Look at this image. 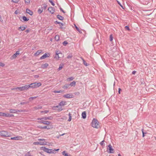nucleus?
<instances>
[{
  "label": "nucleus",
  "instance_id": "20e7f679",
  "mask_svg": "<svg viewBox=\"0 0 156 156\" xmlns=\"http://www.w3.org/2000/svg\"><path fill=\"white\" fill-rule=\"evenodd\" d=\"M91 125L92 127L98 129L99 127V122L95 119H93L91 123Z\"/></svg>",
  "mask_w": 156,
  "mask_h": 156
},
{
  "label": "nucleus",
  "instance_id": "b1692460",
  "mask_svg": "<svg viewBox=\"0 0 156 156\" xmlns=\"http://www.w3.org/2000/svg\"><path fill=\"white\" fill-rule=\"evenodd\" d=\"M64 64H61L59 65V68H58V71L60 70H61L62 68H63L64 66Z\"/></svg>",
  "mask_w": 156,
  "mask_h": 156
},
{
  "label": "nucleus",
  "instance_id": "2eb2a0df",
  "mask_svg": "<svg viewBox=\"0 0 156 156\" xmlns=\"http://www.w3.org/2000/svg\"><path fill=\"white\" fill-rule=\"evenodd\" d=\"M46 152L49 154H55L54 150L52 149H49L48 148L47 149Z\"/></svg>",
  "mask_w": 156,
  "mask_h": 156
},
{
  "label": "nucleus",
  "instance_id": "4d7b16f0",
  "mask_svg": "<svg viewBox=\"0 0 156 156\" xmlns=\"http://www.w3.org/2000/svg\"><path fill=\"white\" fill-rule=\"evenodd\" d=\"M0 21L2 22L3 21V20L2 19V17L0 15Z\"/></svg>",
  "mask_w": 156,
  "mask_h": 156
},
{
  "label": "nucleus",
  "instance_id": "c9c22d12",
  "mask_svg": "<svg viewBox=\"0 0 156 156\" xmlns=\"http://www.w3.org/2000/svg\"><path fill=\"white\" fill-rule=\"evenodd\" d=\"M19 2V0H12L11 2L15 3H17Z\"/></svg>",
  "mask_w": 156,
  "mask_h": 156
},
{
  "label": "nucleus",
  "instance_id": "7c9ffc66",
  "mask_svg": "<svg viewBox=\"0 0 156 156\" xmlns=\"http://www.w3.org/2000/svg\"><path fill=\"white\" fill-rule=\"evenodd\" d=\"M23 19L25 21H27L29 20V19L27 18L25 16H23Z\"/></svg>",
  "mask_w": 156,
  "mask_h": 156
},
{
  "label": "nucleus",
  "instance_id": "7ed1b4c3",
  "mask_svg": "<svg viewBox=\"0 0 156 156\" xmlns=\"http://www.w3.org/2000/svg\"><path fill=\"white\" fill-rule=\"evenodd\" d=\"M39 141H41V142H36L33 143V144L34 145H48V142H45V139H40L38 140Z\"/></svg>",
  "mask_w": 156,
  "mask_h": 156
},
{
  "label": "nucleus",
  "instance_id": "72a5a7b5",
  "mask_svg": "<svg viewBox=\"0 0 156 156\" xmlns=\"http://www.w3.org/2000/svg\"><path fill=\"white\" fill-rule=\"evenodd\" d=\"M69 118L68 119V121L69 122H70L71 120V119H72L71 114L70 113H69Z\"/></svg>",
  "mask_w": 156,
  "mask_h": 156
},
{
  "label": "nucleus",
  "instance_id": "39448f33",
  "mask_svg": "<svg viewBox=\"0 0 156 156\" xmlns=\"http://www.w3.org/2000/svg\"><path fill=\"white\" fill-rule=\"evenodd\" d=\"M41 85V83L40 82L37 83L35 82L30 83L29 86V88H36L38 87Z\"/></svg>",
  "mask_w": 156,
  "mask_h": 156
},
{
  "label": "nucleus",
  "instance_id": "864d4df0",
  "mask_svg": "<svg viewBox=\"0 0 156 156\" xmlns=\"http://www.w3.org/2000/svg\"><path fill=\"white\" fill-rule=\"evenodd\" d=\"M142 133H143V137H144V133L143 131V129H142Z\"/></svg>",
  "mask_w": 156,
  "mask_h": 156
},
{
  "label": "nucleus",
  "instance_id": "c756f323",
  "mask_svg": "<svg viewBox=\"0 0 156 156\" xmlns=\"http://www.w3.org/2000/svg\"><path fill=\"white\" fill-rule=\"evenodd\" d=\"M43 11V9L41 8H39L37 11L38 13L39 14L41 13Z\"/></svg>",
  "mask_w": 156,
  "mask_h": 156
},
{
  "label": "nucleus",
  "instance_id": "4be33fe9",
  "mask_svg": "<svg viewBox=\"0 0 156 156\" xmlns=\"http://www.w3.org/2000/svg\"><path fill=\"white\" fill-rule=\"evenodd\" d=\"M66 105V102L65 101H62L59 104L60 106H63Z\"/></svg>",
  "mask_w": 156,
  "mask_h": 156
},
{
  "label": "nucleus",
  "instance_id": "f257e3e1",
  "mask_svg": "<svg viewBox=\"0 0 156 156\" xmlns=\"http://www.w3.org/2000/svg\"><path fill=\"white\" fill-rule=\"evenodd\" d=\"M48 119H51L48 117H43L41 118H38L37 119L38 120L37 122L39 123H42L47 125L46 126H40L39 128L41 129H50L53 128V125L51 124V122L49 121H45Z\"/></svg>",
  "mask_w": 156,
  "mask_h": 156
},
{
  "label": "nucleus",
  "instance_id": "79ce46f5",
  "mask_svg": "<svg viewBox=\"0 0 156 156\" xmlns=\"http://www.w3.org/2000/svg\"><path fill=\"white\" fill-rule=\"evenodd\" d=\"M113 37H112V34L110 35V41H112L113 40Z\"/></svg>",
  "mask_w": 156,
  "mask_h": 156
},
{
  "label": "nucleus",
  "instance_id": "e2e57ef3",
  "mask_svg": "<svg viewBox=\"0 0 156 156\" xmlns=\"http://www.w3.org/2000/svg\"><path fill=\"white\" fill-rule=\"evenodd\" d=\"M17 89H16V88H12V90H17Z\"/></svg>",
  "mask_w": 156,
  "mask_h": 156
},
{
  "label": "nucleus",
  "instance_id": "13d9d810",
  "mask_svg": "<svg viewBox=\"0 0 156 156\" xmlns=\"http://www.w3.org/2000/svg\"><path fill=\"white\" fill-rule=\"evenodd\" d=\"M34 77L35 78H38L39 77V76L38 75H35L34 76Z\"/></svg>",
  "mask_w": 156,
  "mask_h": 156
},
{
  "label": "nucleus",
  "instance_id": "f704fd0d",
  "mask_svg": "<svg viewBox=\"0 0 156 156\" xmlns=\"http://www.w3.org/2000/svg\"><path fill=\"white\" fill-rule=\"evenodd\" d=\"M55 39L56 41H58L59 40V36L58 35H56L55 37Z\"/></svg>",
  "mask_w": 156,
  "mask_h": 156
},
{
  "label": "nucleus",
  "instance_id": "f3484780",
  "mask_svg": "<svg viewBox=\"0 0 156 156\" xmlns=\"http://www.w3.org/2000/svg\"><path fill=\"white\" fill-rule=\"evenodd\" d=\"M26 12L30 16H32L33 14V12L28 9H26Z\"/></svg>",
  "mask_w": 156,
  "mask_h": 156
},
{
  "label": "nucleus",
  "instance_id": "a211bd4d",
  "mask_svg": "<svg viewBox=\"0 0 156 156\" xmlns=\"http://www.w3.org/2000/svg\"><path fill=\"white\" fill-rule=\"evenodd\" d=\"M48 66V63H46L43 64L41 66V68L43 69L46 68Z\"/></svg>",
  "mask_w": 156,
  "mask_h": 156
},
{
  "label": "nucleus",
  "instance_id": "f03ea898",
  "mask_svg": "<svg viewBox=\"0 0 156 156\" xmlns=\"http://www.w3.org/2000/svg\"><path fill=\"white\" fill-rule=\"evenodd\" d=\"M63 55L61 51L58 50H56L54 58L56 60H58L60 58L63 57Z\"/></svg>",
  "mask_w": 156,
  "mask_h": 156
},
{
  "label": "nucleus",
  "instance_id": "2f4dec72",
  "mask_svg": "<svg viewBox=\"0 0 156 156\" xmlns=\"http://www.w3.org/2000/svg\"><path fill=\"white\" fill-rule=\"evenodd\" d=\"M62 154L65 156H71L70 155H68V153H67L65 151H63L62 152Z\"/></svg>",
  "mask_w": 156,
  "mask_h": 156
},
{
  "label": "nucleus",
  "instance_id": "09e8293b",
  "mask_svg": "<svg viewBox=\"0 0 156 156\" xmlns=\"http://www.w3.org/2000/svg\"><path fill=\"white\" fill-rule=\"evenodd\" d=\"M19 13V12L18 10H16L15 12V13L16 14H17Z\"/></svg>",
  "mask_w": 156,
  "mask_h": 156
},
{
  "label": "nucleus",
  "instance_id": "423d86ee",
  "mask_svg": "<svg viewBox=\"0 0 156 156\" xmlns=\"http://www.w3.org/2000/svg\"><path fill=\"white\" fill-rule=\"evenodd\" d=\"M0 135L2 137H9L10 136L8 132L5 130L0 131Z\"/></svg>",
  "mask_w": 156,
  "mask_h": 156
},
{
  "label": "nucleus",
  "instance_id": "f8f14e48",
  "mask_svg": "<svg viewBox=\"0 0 156 156\" xmlns=\"http://www.w3.org/2000/svg\"><path fill=\"white\" fill-rule=\"evenodd\" d=\"M63 97L67 98H72L73 97V95L72 94H67L64 95Z\"/></svg>",
  "mask_w": 156,
  "mask_h": 156
},
{
  "label": "nucleus",
  "instance_id": "cd10ccee",
  "mask_svg": "<svg viewBox=\"0 0 156 156\" xmlns=\"http://www.w3.org/2000/svg\"><path fill=\"white\" fill-rule=\"evenodd\" d=\"M57 17L58 19L61 20H62L64 19V17L60 15H58Z\"/></svg>",
  "mask_w": 156,
  "mask_h": 156
},
{
  "label": "nucleus",
  "instance_id": "bf43d9fd",
  "mask_svg": "<svg viewBox=\"0 0 156 156\" xmlns=\"http://www.w3.org/2000/svg\"><path fill=\"white\" fill-rule=\"evenodd\" d=\"M60 10L62 11L63 13H65L64 11L61 8L60 9Z\"/></svg>",
  "mask_w": 156,
  "mask_h": 156
},
{
  "label": "nucleus",
  "instance_id": "58836bf2",
  "mask_svg": "<svg viewBox=\"0 0 156 156\" xmlns=\"http://www.w3.org/2000/svg\"><path fill=\"white\" fill-rule=\"evenodd\" d=\"M54 93H62V91L61 90H59V91H57V90H54L53 91Z\"/></svg>",
  "mask_w": 156,
  "mask_h": 156
},
{
  "label": "nucleus",
  "instance_id": "6ab92c4d",
  "mask_svg": "<svg viewBox=\"0 0 156 156\" xmlns=\"http://www.w3.org/2000/svg\"><path fill=\"white\" fill-rule=\"evenodd\" d=\"M9 112L10 113H17L18 112H20L19 110H16L14 109H11L9 110Z\"/></svg>",
  "mask_w": 156,
  "mask_h": 156
},
{
  "label": "nucleus",
  "instance_id": "4468645a",
  "mask_svg": "<svg viewBox=\"0 0 156 156\" xmlns=\"http://www.w3.org/2000/svg\"><path fill=\"white\" fill-rule=\"evenodd\" d=\"M48 10L51 14H53L55 12V9L52 7H49L48 9Z\"/></svg>",
  "mask_w": 156,
  "mask_h": 156
},
{
  "label": "nucleus",
  "instance_id": "8fccbe9b",
  "mask_svg": "<svg viewBox=\"0 0 156 156\" xmlns=\"http://www.w3.org/2000/svg\"><path fill=\"white\" fill-rule=\"evenodd\" d=\"M125 28L127 30H130V29L129 28V27L127 26H126L125 27Z\"/></svg>",
  "mask_w": 156,
  "mask_h": 156
},
{
  "label": "nucleus",
  "instance_id": "393cba45",
  "mask_svg": "<svg viewBox=\"0 0 156 156\" xmlns=\"http://www.w3.org/2000/svg\"><path fill=\"white\" fill-rule=\"evenodd\" d=\"M47 148H46L45 147H42L40 148V149L41 150H43L45 152H46Z\"/></svg>",
  "mask_w": 156,
  "mask_h": 156
},
{
  "label": "nucleus",
  "instance_id": "e433bc0d",
  "mask_svg": "<svg viewBox=\"0 0 156 156\" xmlns=\"http://www.w3.org/2000/svg\"><path fill=\"white\" fill-rule=\"evenodd\" d=\"M25 156H31V154L30 151L27 152L25 155Z\"/></svg>",
  "mask_w": 156,
  "mask_h": 156
},
{
  "label": "nucleus",
  "instance_id": "c85d7f7f",
  "mask_svg": "<svg viewBox=\"0 0 156 156\" xmlns=\"http://www.w3.org/2000/svg\"><path fill=\"white\" fill-rule=\"evenodd\" d=\"M74 79V78L73 77H69L66 79V80L67 81H70L73 80Z\"/></svg>",
  "mask_w": 156,
  "mask_h": 156
},
{
  "label": "nucleus",
  "instance_id": "ea45409f",
  "mask_svg": "<svg viewBox=\"0 0 156 156\" xmlns=\"http://www.w3.org/2000/svg\"><path fill=\"white\" fill-rule=\"evenodd\" d=\"M5 65L4 63L2 62H0V67H4L5 66Z\"/></svg>",
  "mask_w": 156,
  "mask_h": 156
},
{
  "label": "nucleus",
  "instance_id": "dca6fc26",
  "mask_svg": "<svg viewBox=\"0 0 156 156\" xmlns=\"http://www.w3.org/2000/svg\"><path fill=\"white\" fill-rule=\"evenodd\" d=\"M27 26H20L18 28V30L23 31L25 30L27 28Z\"/></svg>",
  "mask_w": 156,
  "mask_h": 156
},
{
  "label": "nucleus",
  "instance_id": "412c9836",
  "mask_svg": "<svg viewBox=\"0 0 156 156\" xmlns=\"http://www.w3.org/2000/svg\"><path fill=\"white\" fill-rule=\"evenodd\" d=\"M41 52L42 50H38L34 54V55L36 56H37L41 53Z\"/></svg>",
  "mask_w": 156,
  "mask_h": 156
},
{
  "label": "nucleus",
  "instance_id": "a878e982",
  "mask_svg": "<svg viewBox=\"0 0 156 156\" xmlns=\"http://www.w3.org/2000/svg\"><path fill=\"white\" fill-rule=\"evenodd\" d=\"M69 86V84H66L62 86V88L64 89H66L68 88Z\"/></svg>",
  "mask_w": 156,
  "mask_h": 156
},
{
  "label": "nucleus",
  "instance_id": "37998d69",
  "mask_svg": "<svg viewBox=\"0 0 156 156\" xmlns=\"http://www.w3.org/2000/svg\"><path fill=\"white\" fill-rule=\"evenodd\" d=\"M83 61V64L86 66H87V62H86V61L83 59H82Z\"/></svg>",
  "mask_w": 156,
  "mask_h": 156
},
{
  "label": "nucleus",
  "instance_id": "4c0bfd02",
  "mask_svg": "<svg viewBox=\"0 0 156 156\" xmlns=\"http://www.w3.org/2000/svg\"><path fill=\"white\" fill-rule=\"evenodd\" d=\"M76 29L80 33H81V31L80 30V29L76 25H75Z\"/></svg>",
  "mask_w": 156,
  "mask_h": 156
},
{
  "label": "nucleus",
  "instance_id": "9b49d317",
  "mask_svg": "<svg viewBox=\"0 0 156 156\" xmlns=\"http://www.w3.org/2000/svg\"><path fill=\"white\" fill-rule=\"evenodd\" d=\"M50 56V54L49 53H45L40 58L41 59H43L49 57Z\"/></svg>",
  "mask_w": 156,
  "mask_h": 156
},
{
  "label": "nucleus",
  "instance_id": "0eeeda50",
  "mask_svg": "<svg viewBox=\"0 0 156 156\" xmlns=\"http://www.w3.org/2000/svg\"><path fill=\"white\" fill-rule=\"evenodd\" d=\"M107 151L109 153H113L115 152L114 149L111 144L108 145L107 148Z\"/></svg>",
  "mask_w": 156,
  "mask_h": 156
},
{
  "label": "nucleus",
  "instance_id": "338daca9",
  "mask_svg": "<svg viewBox=\"0 0 156 156\" xmlns=\"http://www.w3.org/2000/svg\"><path fill=\"white\" fill-rule=\"evenodd\" d=\"M41 108V107H40L39 108Z\"/></svg>",
  "mask_w": 156,
  "mask_h": 156
},
{
  "label": "nucleus",
  "instance_id": "c03bdc74",
  "mask_svg": "<svg viewBox=\"0 0 156 156\" xmlns=\"http://www.w3.org/2000/svg\"><path fill=\"white\" fill-rule=\"evenodd\" d=\"M49 2L51 3L53 6H54L55 5V4L53 2L52 0H49Z\"/></svg>",
  "mask_w": 156,
  "mask_h": 156
},
{
  "label": "nucleus",
  "instance_id": "49530a36",
  "mask_svg": "<svg viewBox=\"0 0 156 156\" xmlns=\"http://www.w3.org/2000/svg\"><path fill=\"white\" fill-rule=\"evenodd\" d=\"M68 42L67 41H64L63 43V44L64 45H65V46H66L67 44H68Z\"/></svg>",
  "mask_w": 156,
  "mask_h": 156
},
{
  "label": "nucleus",
  "instance_id": "052dcab7",
  "mask_svg": "<svg viewBox=\"0 0 156 156\" xmlns=\"http://www.w3.org/2000/svg\"><path fill=\"white\" fill-rule=\"evenodd\" d=\"M54 150H55V151H58L59 150V149H54Z\"/></svg>",
  "mask_w": 156,
  "mask_h": 156
},
{
  "label": "nucleus",
  "instance_id": "9d476101",
  "mask_svg": "<svg viewBox=\"0 0 156 156\" xmlns=\"http://www.w3.org/2000/svg\"><path fill=\"white\" fill-rule=\"evenodd\" d=\"M0 116L5 117L13 116V115H10L9 113H5L3 112H0Z\"/></svg>",
  "mask_w": 156,
  "mask_h": 156
},
{
  "label": "nucleus",
  "instance_id": "603ef678",
  "mask_svg": "<svg viewBox=\"0 0 156 156\" xmlns=\"http://www.w3.org/2000/svg\"><path fill=\"white\" fill-rule=\"evenodd\" d=\"M104 141H102V142H101L100 144L101 145H103L104 144Z\"/></svg>",
  "mask_w": 156,
  "mask_h": 156
},
{
  "label": "nucleus",
  "instance_id": "680f3d73",
  "mask_svg": "<svg viewBox=\"0 0 156 156\" xmlns=\"http://www.w3.org/2000/svg\"><path fill=\"white\" fill-rule=\"evenodd\" d=\"M136 73V71H133V72H132V74H135Z\"/></svg>",
  "mask_w": 156,
  "mask_h": 156
},
{
  "label": "nucleus",
  "instance_id": "de8ad7c7",
  "mask_svg": "<svg viewBox=\"0 0 156 156\" xmlns=\"http://www.w3.org/2000/svg\"><path fill=\"white\" fill-rule=\"evenodd\" d=\"M37 97H31L29 98V99L30 100H33L34 99H35Z\"/></svg>",
  "mask_w": 156,
  "mask_h": 156
},
{
  "label": "nucleus",
  "instance_id": "69168bd1",
  "mask_svg": "<svg viewBox=\"0 0 156 156\" xmlns=\"http://www.w3.org/2000/svg\"><path fill=\"white\" fill-rule=\"evenodd\" d=\"M118 156H121V155L120 154H118Z\"/></svg>",
  "mask_w": 156,
  "mask_h": 156
},
{
  "label": "nucleus",
  "instance_id": "ddd939ff",
  "mask_svg": "<svg viewBox=\"0 0 156 156\" xmlns=\"http://www.w3.org/2000/svg\"><path fill=\"white\" fill-rule=\"evenodd\" d=\"M20 54L19 51H17L11 57V59H15L17 57V56Z\"/></svg>",
  "mask_w": 156,
  "mask_h": 156
},
{
  "label": "nucleus",
  "instance_id": "3c124183",
  "mask_svg": "<svg viewBox=\"0 0 156 156\" xmlns=\"http://www.w3.org/2000/svg\"><path fill=\"white\" fill-rule=\"evenodd\" d=\"M117 2L119 4L122 8L123 9V6L121 4V3L118 1H117Z\"/></svg>",
  "mask_w": 156,
  "mask_h": 156
},
{
  "label": "nucleus",
  "instance_id": "0e129e2a",
  "mask_svg": "<svg viewBox=\"0 0 156 156\" xmlns=\"http://www.w3.org/2000/svg\"><path fill=\"white\" fill-rule=\"evenodd\" d=\"M64 134H65V133H63V134H62L60 135V136H62L64 135Z\"/></svg>",
  "mask_w": 156,
  "mask_h": 156
},
{
  "label": "nucleus",
  "instance_id": "aec40b11",
  "mask_svg": "<svg viewBox=\"0 0 156 156\" xmlns=\"http://www.w3.org/2000/svg\"><path fill=\"white\" fill-rule=\"evenodd\" d=\"M56 108H58L57 110L58 111H60L62 110V109L61 107H59L58 106H54L53 107V109H55Z\"/></svg>",
  "mask_w": 156,
  "mask_h": 156
},
{
  "label": "nucleus",
  "instance_id": "bb28decb",
  "mask_svg": "<svg viewBox=\"0 0 156 156\" xmlns=\"http://www.w3.org/2000/svg\"><path fill=\"white\" fill-rule=\"evenodd\" d=\"M82 118L84 119L86 118V112H82Z\"/></svg>",
  "mask_w": 156,
  "mask_h": 156
},
{
  "label": "nucleus",
  "instance_id": "1a4fd4ad",
  "mask_svg": "<svg viewBox=\"0 0 156 156\" xmlns=\"http://www.w3.org/2000/svg\"><path fill=\"white\" fill-rule=\"evenodd\" d=\"M11 140H23V138L21 136H16L11 137Z\"/></svg>",
  "mask_w": 156,
  "mask_h": 156
},
{
  "label": "nucleus",
  "instance_id": "473e14b6",
  "mask_svg": "<svg viewBox=\"0 0 156 156\" xmlns=\"http://www.w3.org/2000/svg\"><path fill=\"white\" fill-rule=\"evenodd\" d=\"M25 3L27 5H29L30 3V0H24Z\"/></svg>",
  "mask_w": 156,
  "mask_h": 156
},
{
  "label": "nucleus",
  "instance_id": "6e6d98bb",
  "mask_svg": "<svg viewBox=\"0 0 156 156\" xmlns=\"http://www.w3.org/2000/svg\"><path fill=\"white\" fill-rule=\"evenodd\" d=\"M30 31V30L29 29H27L26 30V32L27 33H28Z\"/></svg>",
  "mask_w": 156,
  "mask_h": 156
},
{
  "label": "nucleus",
  "instance_id": "774afa93",
  "mask_svg": "<svg viewBox=\"0 0 156 156\" xmlns=\"http://www.w3.org/2000/svg\"><path fill=\"white\" fill-rule=\"evenodd\" d=\"M40 156H42L41 155H40Z\"/></svg>",
  "mask_w": 156,
  "mask_h": 156
},
{
  "label": "nucleus",
  "instance_id": "5fc2aeb1",
  "mask_svg": "<svg viewBox=\"0 0 156 156\" xmlns=\"http://www.w3.org/2000/svg\"><path fill=\"white\" fill-rule=\"evenodd\" d=\"M121 90V89L120 88H119V94H120V91Z\"/></svg>",
  "mask_w": 156,
  "mask_h": 156
},
{
  "label": "nucleus",
  "instance_id": "5701e85b",
  "mask_svg": "<svg viewBox=\"0 0 156 156\" xmlns=\"http://www.w3.org/2000/svg\"><path fill=\"white\" fill-rule=\"evenodd\" d=\"M76 84V82L75 81H73L71 82L69 84V86L71 87H75Z\"/></svg>",
  "mask_w": 156,
  "mask_h": 156
},
{
  "label": "nucleus",
  "instance_id": "a19ab883",
  "mask_svg": "<svg viewBox=\"0 0 156 156\" xmlns=\"http://www.w3.org/2000/svg\"><path fill=\"white\" fill-rule=\"evenodd\" d=\"M73 57V55L71 54H70L67 57V58L68 59H69Z\"/></svg>",
  "mask_w": 156,
  "mask_h": 156
},
{
  "label": "nucleus",
  "instance_id": "a18cd8bd",
  "mask_svg": "<svg viewBox=\"0 0 156 156\" xmlns=\"http://www.w3.org/2000/svg\"><path fill=\"white\" fill-rule=\"evenodd\" d=\"M49 111L48 110H45L44 111L41 112V113H44V114H46Z\"/></svg>",
  "mask_w": 156,
  "mask_h": 156
},
{
  "label": "nucleus",
  "instance_id": "6e6552de",
  "mask_svg": "<svg viewBox=\"0 0 156 156\" xmlns=\"http://www.w3.org/2000/svg\"><path fill=\"white\" fill-rule=\"evenodd\" d=\"M29 88V85H26L23 86L16 88V89H18L20 91L28 90Z\"/></svg>",
  "mask_w": 156,
  "mask_h": 156
}]
</instances>
